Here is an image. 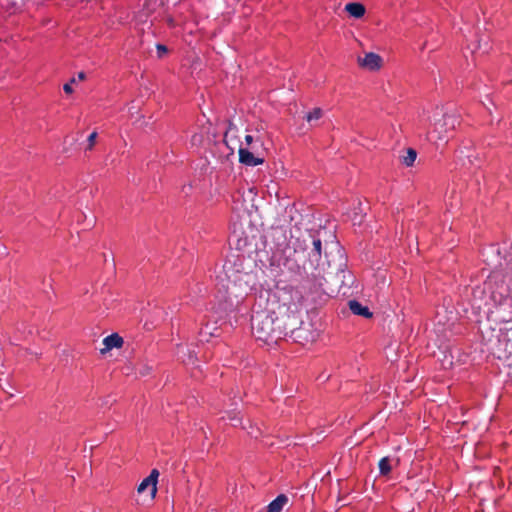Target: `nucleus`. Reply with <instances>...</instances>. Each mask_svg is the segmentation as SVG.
I'll use <instances>...</instances> for the list:
<instances>
[{
	"label": "nucleus",
	"instance_id": "1",
	"mask_svg": "<svg viewBox=\"0 0 512 512\" xmlns=\"http://www.w3.org/2000/svg\"><path fill=\"white\" fill-rule=\"evenodd\" d=\"M302 293L292 286L284 287L269 296L266 308L255 311L251 328L257 340L276 344L301 324Z\"/></svg>",
	"mask_w": 512,
	"mask_h": 512
},
{
	"label": "nucleus",
	"instance_id": "2",
	"mask_svg": "<svg viewBox=\"0 0 512 512\" xmlns=\"http://www.w3.org/2000/svg\"><path fill=\"white\" fill-rule=\"evenodd\" d=\"M492 299L499 304L497 312L502 322L512 321V298L509 290L503 284L499 285L496 290L492 291Z\"/></svg>",
	"mask_w": 512,
	"mask_h": 512
},
{
	"label": "nucleus",
	"instance_id": "3",
	"mask_svg": "<svg viewBox=\"0 0 512 512\" xmlns=\"http://www.w3.org/2000/svg\"><path fill=\"white\" fill-rule=\"evenodd\" d=\"M459 124V117L456 113L446 112L442 114L441 118H434V132L438 134L439 139H444L448 136V133L455 130L456 126Z\"/></svg>",
	"mask_w": 512,
	"mask_h": 512
},
{
	"label": "nucleus",
	"instance_id": "4",
	"mask_svg": "<svg viewBox=\"0 0 512 512\" xmlns=\"http://www.w3.org/2000/svg\"><path fill=\"white\" fill-rule=\"evenodd\" d=\"M308 250V261L310 268H317L322 256V242L320 238L309 235V244H306Z\"/></svg>",
	"mask_w": 512,
	"mask_h": 512
},
{
	"label": "nucleus",
	"instance_id": "5",
	"mask_svg": "<svg viewBox=\"0 0 512 512\" xmlns=\"http://www.w3.org/2000/svg\"><path fill=\"white\" fill-rule=\"evenodd\" d=\"M240 163L254 167L264 163V150L250 151L248 148L239 147L238 150Z\"/></svg>",
	"mask_w": 512,
	"mask_h": 512
},
{
	"label": "nucleus",
	"instance_id": "6",
	"mask_svg": "<svg viewBox=\"0 0 512 512\" xmlns=\"http://www.w3.org/2000/svg\"><path fill=\"white\" fill-rule=\"evenodd\" d=\"M357 62L360 67L370 71L379 70L382 67L383 60L380 55L369 52L365 53L364 57H358Z\"/></svg>",
	"mask_w": 512,
	"mask_h": 512
},
{
	"label": "nucleus",
	"instance_id": "7",
	"mask_svg": "<svg viewBox=\"0 0 512 512\" xmlns=\"http://www.w3.org/2000/svg\"><path fill=\"white\" fill-rule=\"evenodd\" d=\"M159 477V471L152 469L150 475L142 480L139 484L137 491L143 493L147 488H150V498L154 499L157 494V481Z\"/></svg>",
	"mask_w": 512,
	"mask_h": 512
},
{
	"label": "nucleus",
	"instance_id": "8",
	"mask_svg": "<svg viewBox=\"0 0 512 512\" xmlns=\"http://www.w3.org/2000/svg\"><path fill=\"white\" fill-rule=\"evenodd\" d=\"M301 324L297 325L294 330H288V334L293 338L294 341L299 342L301 344H305L308 342L314 341V334L301 326Z\"/></svg>",
	"mask_w": 512,
	"mask_h": 512
},
{
	"label": "nucleus",
	"instance_id": "9",
	"mask_svg": "<svg viewBox=\"0 0 512 512\" xmlns=\"http://www.w3.org/2000/svg\"><path fill=\"white\" fill-rule=\"evenodd\" d=\"M123 343V338L117 333H113L103 339L104 348H102L100 352L104 354L113 348H120L122 347Z\"/></svg>",
	"mask_w": 512,
	"mask_h": 512
},
{
	"label": "nucleus",
	"instance_id": "10",
	"mask_svg": "<svg viewBox=\"0 0 512 512\" xmlns=\"http://www.w3.org/2000/svg\"><path fill=\"white\" fill-rule=\"evenodd\" d=\"M348 305L353 314L363 316L365 318L372 317V313L370 312L369 308L367 306H363L360 302L356 300H350Z\"/></svg>",
	"mask_w": 512,
	"mask_h": 512
},
{
	"label": "nucleus",
	"instance_id": "11",
	"mask_svg": "<svg viewBox=\"0 0 512 512\" xmlns=\"http://www.w3.org/2000/svg\"><path fill=\"white\" fill-rule=\"evenodd\" d=\"M379 474L383 477H389L393 469V459L389 456L381 458L378 462Z\"/></svg>",
	"mask_w": 512,
	"mask_h": 512
},
{
	"label": "nucleus",
	"instance_id": "12",
	"mask_svg": "<svg viewBox=\"0 0 512 512\" xmlns=\"http://www.w3.org/2000/svg\"><path fill=\"white\" fill-rule=\"evenodd\" d=\"M345 10L349 13L350 16L357 19L361 18L365 14L364 5L358 2H351L346 4Z\"/></svg>",
	"mask_w": 512,
	"mask_h": 512
},
{
	"label": "nucleus",
	"instance_id": "13",
	"mask_svg": "<svg viewBox=\"0 0 512 512\" xmlns=\"http://www.w3.org/2000/svg\"><path fill=\"white\" fill-rule=\"evenodd\" d=\"M287 502V496L280 494L267 506V512H280Z\"/></svg>",
	"mask_w": 512,
	"mask_h": 512
},
{
	"label": "nucleus",
	"instance_id": "14",
	"mask_svg": "<svg viewBox=\"0 0 512 512\" xmlns=\"http://www.w3.org/2000/svg\"><path fill=\"white\" fill-rule=\"evenodd\" d=\"M238 132V128L236 124L232 120H228V127L224 134V142L227 146H229V142L232 140V138L236 137V133Z\"/></svg>",
	"mask_w": 512,
	"mask_h": 512
},
{
	"label": "nucleus",
	"instance_id": "15",
	"mask_svg": "<svg viewBox=\"0 0 512 512\" xmlns=\"http://www.w3.org/2000/svg\"><path fill=\"white\" fill-rule=\"evenodd\" d=\"M417 157V152L413 148H408L406 151V155L401 157V163L405 166L410 167L414 164Z\"/></svg>",
	"mask_w": 512,
	"mask_h": 512
},
{
	"label": "nucleus",
	"instance_id": "16",
	"mask_svg": "<svg viewBox=\"0 0 512 512\" xmlns=\"http://www.w3.org/2000/svg\"><path fill=\"white\" fill-rule=\"evenodd\" d=\"M322 117V110L320 108H314L312 111L306 114L305 119L307 122L319 120Z\"/></svg>",
	"mask_w": 512,
	"mask_h": 512
},
{
	"label": "nucleus",
	"instance_id": "17",
	"mask_svg": "<svg viewBox=\"0 0 512 512\" xmlns=\"http://www.w3.org/2000/svg\"><path fill=\"white\" fill-rule=\"evenodd\" d=\"M227 416L228 419L232 422L233 426H237L241 423V418L238 417V412H236V410L228 411Z\"/></svg>",
	"mask_w": 512,
	"mask_h": 512
},
{
	"label": "nucleus",
	"instance_id": "18",
	"mask_svg": "<svg viewBox=\"0 0 512 512\" xmlns=\"http://www.w3.org/2000/svg\"><path fill=\"white\" fill-rule=\"evenodd\" d=\"M156 50L159 58L163 57L168 51L167 47L163 44H157Z\"/></svg>",
	"mask_w": 512,
	"mask_h": 512
},
{
	"label": "nucleus",
	"instance_id": "19",
	"mask_svg": "<svg viewBox=\"0 0 512 512\" xmlns=\"http://www.w3.org/2000/svg\"><path fill=\"white\" fill-rule=\"evenodd\" d=\"M250 151H262L264 150L262 148V142L259 141V140H256L255 143H253L249 148H248Z\"/></svg>",
	"mask_w": 512,
	"mask_h": 512
},
{
	"label": "nucleus",
	"instance_id": "20",
	"mask_svg": "<svg viewBox=\"0 0 512 512\" xmlns=\"http://www.w3.org/2000/svg\"><path fill=\"white\" fill-rule=\"evenodd\" d=\"M96 138H97V133L96 132H92L89 136H88V147L87 149H92V147L94 146L95 144V141H96Z\"/></svg>",
	"mask_w": 512,
	"mask_h": 512
},
{
	"label": "nucleus",
	"instance_id": "21",
	"mask_svg": "<svg viewBox=\"0 0 512 512\" xmlns=\"http://www.w3.org/2000/svg\"><path fill=\"white\" fill-rule=\"evenodd\" d=\"M245 142H246L247 148H249L253 143H255L254 138L251 135L245 136Z\"/></svg>",
	"mask_w": 512,
	"mask_h": 512
},
{
	"label": "nucleus",
	"instance_id": "22",
	"mask_svg": "<svg viewBox=\"0 0 512 512\" xmlns=\"http://www.w3.org/2000/svg\"><path fill=\"white\" fill-rule=\"evenodd\" d=\"M63 90L65 91V93H72L73 90H72L71 83L64 84Z\"/></svg>",
	"mask_w": 512,
	"mask_h": 512
},
{
	"label": "nucleus",
	"instance_id": "23",
	"mask_svg": "<svg viewBox=\"0 0 512 512\" xmlns=\"http://www.w3.org/2000/svg\"><path fill=\"white\" fill-rule=\"evenodd\" d=\"M85 77H86V75H85V73H84V72H79V73H78V79H79V80H84V79H85Z\"/></svg>",
	"mask_w": 512,
	"mask_h": 512
},
{
	"label": "nucleus",
	"instance_id": "24",
	"mask_svg": "<svg viewBox=\"0 0 512 512\" xmlns=\"http://www.w3.org/2000/svg\"><path fill=\"white\" fill-rule=\"evenodd\" d=\"M69 83H71V85L74 84L75 83V78L71 79V81Z\"/></svg>",
	"mask_w": 512,
	"mask_h": 512
},
{
	"label": "nucleus",
	"instance_id": "25",
	"mask_svg": "<svg viewBox=\"0 0 512 512\" xmlns=\"http://www.w3.org/2000/svg\"><path fill=\"white\" fill-rule=\"evenodd\" d=\"M69 83H71V85L74 84L75 83V78L71 79V81Z\"/></svg>",
	"mask_w": 512,
	"mask_h": 512
},
{
	"label": "nucleus",
	"instance_id": "26",
	"mask_svg": "<svg viewBox=\"0 0 512 512\" xmlns=\"http://www.w3.org/2000/svg\"><path fill=\"white\" fill-rule=\"evenodd\" d=\"M249 433H250V435H252V436H254V437H257V435H256V434H254L253 432H249Z\"/></svg>",
	"mask_w": 512,
	"mask_h": 512
}]
</instances>
